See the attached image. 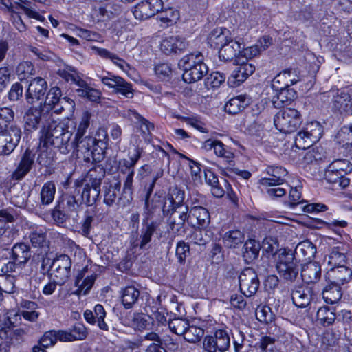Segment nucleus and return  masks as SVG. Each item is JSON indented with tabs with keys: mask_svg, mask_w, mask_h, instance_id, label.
<instances>
[{
	"mask_svg": "<svg viewBox=\"0 0 352 352\" xmlns=\"http://www.w3.org/2000/svg\"><path fill=\"white\" fill-rule=\"evenodd\" d=\"M300 80L299 76L295 70L289 69L278 74L272 80V86L277 87L276 83L283 82V85L280 87L289 88Z\"/></svg>",
	"mask_w": 352,
	"mask_h": 352,
	"instance_id": "37",
	"label": "nucleus"
},
{
	"mask_svg": "<svg viewBox=\"0 0 352 352\" xmlns=\"http://www.w3.org/2000/svg\"><path fill=\"white\" fill-rule=\"evenodd\" d=\"M23 119L26 130H35L41 122V111L37 108H30L25 113Z\"/></svg>",
	"mask_w": 352,
	"mask_h": 352,
	"instance_id": "47",
	"label": "nucleus"
},
{
	"mask_svg": "<svg viewBox=\"0 0 352 352\" xmlns=\"http://www.w3.org/2000/svg\"><path fill=\"white\" fill-rule=\"evenodd\" d=\"M203 347L206 352H219V346L215 334L207 336L204 338Z\"/></svg>",
	"mask_w": 352,
	"mask_h": 352,
	"instance_id": "64",
	"label": "nucleus"
},
{
	"mask_svg": "<svg viewBox=\"0 0 352 352\" xmlns=\"http://www.w3.org/2000/svg\"><path fill=\"white\" fill-rule=\"evenodd\" d=\"M60 333H62V330L45 332L39 340L40 344L44 348L54 345L58 340L61 341Z\"/></svg>",
	"mask_w": 352,
	"mask_h": 352,
	"instance_id": "53",
	"label": "nucleus"
},
{
	"mask_svg": "<svg viewBox=\"0 0 352 352\" xmlns=\"http://www.w3.org/2000/svg\"><path fill=\"white\" fill-rule=\"evenodd\" d=\"M235 62L236 67L228 79V84L232 87L240 85L255 70L254 65L243 60L242 57H236Z\"/></svg>",
	"mask_w": 352,
	"mask_h": 352,
	"instance_id": "10",
	"label": "nucleus"
},
{
	"mask_svg": "<svg viewBox=\"0 0 352 352\" xmlns=\"http://www.w3.org/2000/svg\"><path fill=\"white\" fill-rule=\"evenodd\" d=\"M256 346L261 352H280L275 345L274 339H272L270 336H262L256 343Z\"/></svg>",
	"mask_w": 352,
	"mask_h": 352,
	"instance_id": "54",
	"label": "nucleus"
},
{
	"mask_svg": "<svg viewBox=\"0 0 352 352\" xmlns=\"http://www.w3.org/2000/svg\"><path fill=\"white\" fill-rule=\"evenodd\" d=\"M219 346V352L227 351L230 345V338L226 330L218 329L214 333Z\"/></svg>",
	"mask_w": 352,
	"mask_h": 352,
	"instance_id": "59",
	"label": "nucleus"
},
{
	"mask_svg": "<svg viewBox=\"0 0 352 352\" xmlns=\"http://www.w3.org/2000/svg\"><path fill=\"white\" fill-rule=\"evenodd\" d=\"M322 132V126L318 122H309L297 133L295 144L301 149L309 148L320 139Z\"/></svg>",
	"mask_w": 352,
	"mask_h": 352,
	"instance_id": "5",
	"label": "nucleus"
},
{
	"mask_svg": "<svg viewBox=\"0 0 352 352\" xmlns=\"http://www.w3.org/2000/svg\"><path fill=\"white\" fill-rule=\"evenodd\" d=\"M53 264L50 276L62 285L70 276L72 260L67 255L61 254L54 259Z\"/></svg>",
	"mask_w": 352,
	"mask_h": 352,
	"instance_id": "9",
	"label": "nucleus"
},
{
	"mask_svg": "<svg viewBox=\"0 0 352 352\" xmlns=\"http://www.w3.org/2000/svg\"><path fill=\"white\" fill-rule=\"evenodd\" d=\"M35 154L33 151L27 148L23 154L17 168L13 173L16 179L24 177L31 170L34 162Z\"/></svg>",
	"mask_w": 352,
	"mask_h": 352,
	"instance_id": "22",
	"label": "nucleus"
},
{
	"mask_svg": "<svg viewBox=\"0 0 352 352\" xmlns=\"http://www.w3.org/2000/svg\"><path fill=\"white\" fill-rule=\"evenodd\" d=\"M60 333L61 342H72L85 339L87 331L82 324L78 323L74 325L69 331L62 330V333Z\"/></svg>",
	"mask_w": 352,
	"mask_h": 352,
	"instance_id": "27",
	"label": "nucleus"
},
{
	"mask_svg": "<svg viewBox=\"0 0 352 352\" xmlns=\"http://www.w3.org/2000/svg\"><path fill=\"white\" fill-rule=\"evenodd\" d=\"M157 16V20L160 26L165 28L176 23L179 19V12L173 8H169L160 10Z\"/></svg>",
	"mask_w": 352,
	"mask_h": 352,
	"instance_id": "38",
	"label": "nucleus"
},
{
	"mask_svg": "<svg viewBox=\"0 0 352 352\" xmlns=\"http://www.w3.org/2000/svg\"><path fill=\"white\" fill-rule=\"evenodd\" d=\"M72 133L61 124H51L41 131L40 144L44 147L54 146L61 153L67 154L74 148V139L71 140Z\"/></svg>",
	"mask_w": 352,
	"mask_h": 352,
	"instance_id": "1",
	"label": "nucleus"
},
{
	"mask_svg": "<svg viewBox=\"0 0 352 352\" xmlns=\"http://www.w3.org/2000/svg\"><path fill=\"white\" fill-rule=\"evenodd\" d=\"M321 268L316 262H308L303 265L301 270L302 280L307 283H315L320 278Z\"/></svg>",
	"mask_w": 352,
	"mask_h": 352,
	"instance_id": "23",
	"label": "nucleus"
},
{
	"mask_svg": "<svg viewBox=\"0 0 352 352\" xmlns=\"http://www.w3.org/2000/svg\"><path fill=\"white\" fill-rule=\"evenodd\" d=\"M163 8L162 0H147L139 3L133 10L137 19L145 20L158 13Z\"/></svg>",
	"mask_w": 352,
	"mask_h": 352,
	"instance_id": "13",
	"label": "nucleus"
},
{
	"mask_svg": "<svg viewBox=\"0 0 352 352\" xmlns=\"http://www.w3.org/2000/svg\"><path fill=\"white\" fill-rule=\"evenodd\" d=\"M274 123L280 132L292 133L296 131L302 123L301 115L295 109H283L275 115Z\"/></svg>",
	"mask_w": 352,
	"mask_h": 352,
	"instance_id": "4",
	"label": "nucleus"
},
{
	"mask_svg": "<svg viewBox=\"0 0 352 352\" xmlns=\"http://www.w3.org/2000/svg\"><path fill=\"white\" fill-rule=\"evenodd\" d=\"M316 253L315 245L309 241H304L299 243L295 249V254L302 257L305 261H309L314 257Z\"/></svg>",
	"mask_w": 352,
	"mask_h": 352,
	"instance_id": "46",
	"label": "nucleus"
},
{
	"mask_svg": "<svg viewBox=\"0 0 352 352\" xmlns=\"http://www.w3.org/2000/svg\"><path fill=\"white\" fill-rule=\"evenodd\" d=\"M352 277V271L346 266L331 267L325 276L327 282H330L342 287L349 282Z\"/></svg>",
	"mask_w": 352,
	"mask_h": 352,
	"instance_id": "18",
	"label": "nucleus"
},
{
	"mask_svg": "<svg viewBox=\"0 0 352 352\" xmlns=\"http://www.w3.org/2000/svg\"><path fill=\"white\" fill-rule=\"evenodd\" d=\"M208 43L214 48L219 49L225 45L231 38L230 32L226 28H216L211 31L208 36Z\"/></svg>",
	"mask_w": 352,
	"mask_h": 352,
	"instance_id": "24",
	"label": "nucleus"
},
{
	"mask_svg": "<svg viewBox=\"0 0 352 352\" xmlns=\"http://www.w3.org/2000/svg\"><path fill=\"white\" fill-rule=\"evenodd\" d=\"M327 263L331 267L344 266L346 256L337 248H333L328 256Z\"/></svg>",
	"mask_w": 352,
	"mask_h": 352,
	"instance_id": "55",
	"label": "nucleus"
},
{
	"mask_svg": "<svg viewBox=\"0 0 352 352\" xmlns=\"http://www.w3.org/2000/svg\"><path fill=\"white\" fill-rule=\"evenodd\" d=\"M29 238L33 246H43L46 241V232L45 229L39 228L31 232Z\"/></svg>",
	"mask_w": 352,
	"mask_h": 352,
	"instance_id": "60",
	"label": "nucleus"
},
{
	"mask_svg": "<svg viewBox=\"0 0 352 352\" xmlns=\"http://www.w3.org/2000/svg\"><path fill=\"white\" fill-rule=\"evenodd\" d=\"M336 319V308L324 306L318 309L316 320L320 325L323 327L330 326L334 323Z\"/></svg>",
	"mask_w": 352,
	"mask_h": 352,
	"instance_id": "35",
	"label": "nucleus"
},
{
	"mask_svg": "<svg viewBox=\"0 0 352 352\" xmlns=\"http://www.w3.org/2000/svg\"><path fill=\"white\" fill-rule=\"evenodd\" d=\"M239 288L246 297L254 296L260 285L256 272L252 268L244 269L239 276Z\"/></svg>",
	"mask_w": 352,
	"mask_h": 352,
	"instance_id": "8",
	"label": "nucleus"
},
{
	"mask_svg": "<svg viewBox=\"0 0 352 352\" xmlns=\"http://www.w3.org/2000/svg\"><path fill=\"white\" fill-rule=\"evenodd\" d=\"M120 82L117 85L115 88V91L118 94H120L122 96L128 98H132L134 93L132 89V85L129 82H126L124 78H121Z\"/></svg>",
	"mask_w": 352,
	"mask_h": 352,
	"instance_id": "62",
	"label": "nucleus"
},
{
	"mask_svg": "<svg viewBox=\"0 0 352 352\" xmlns=\"http://www.w3.org/2000/svg\"><path fill=\"white\" fill-rule=\"evenodd\" d=\"M292 299L296 307H306L310 304L311 300L310 290L302 287H298L292 290Z\"/></svg>",
	"mask_w": 352,
	"mask_h": 352,
	"instance_id": "33",
	"label": "nucleus"
},
{
	"mask_svg": "<svg viewBox=\"0 0 352 352\" xmlns=\"http://www.w3.org/2000/svg\"><path fill=\"white\" fill-rule=\"evenodd\" d=\"M278 92L273 98V103L275 107L287 105L296 98V92L294 89L274 87Z\"/></svg>",
	"mask_w": 352,
	"mask_h": 352,
	"instance_id": "34",
	"label": "nucleus"
},
{
	"mask_svg": "<svg viewBox=\"0 0 352 352\" xmlns=\"http://www.w3.org/2000/svg\"><path fill=\"white\" fill-rule=\"evenodd\" d=\"M139 296L140 291L134 286H127L121 291L122 302L125 309H131Z\"/></svg>",
	"mask_w": 352,
	"mask_h": 352,
	"instance_id": "40",
	"label": "nucleus"
},
{
	"mask_svg": "<svg viewBox=\"0 0 352 352\" xmlns=\"http://www.w3.org/2000/svg\"><path fill=\"white\" fill-rule=\"evenodd\" d=\"M30 257V248L25 243H17L12 247L10 258L16 261L17 263L24 265Z\"/></svg>",
	"mask_w": 352,
	"mask_h": 352,
	"instance_id": "29",
	"label": "nucleus"
},
{
	"mask_svg": "<svg viewBox=\"0 0 352 352\" xmlns=\"http://www.w3.org/2000/svg\"><path fill=\"white\" fill-rule=\"evenodd\" d=\"M241 43L231 38L219 49V58L223 61L230 60L237 54H241Z\"/></svg>",
	"mask_w": 352,
	"mask_h": 352,
	"instance_id": "28",
	"label": "nucleus"
},
{
	"mask_svg": "<svg viewBox=\"0 0 352 352\" xmlns=\"http://www.w3.org/2000/svg\"><path fill=\"white\" fill-rule=\"evenodd\" d=\"M153 189L152 186H148L144 199L143 215L145 220L148 221L155 216V214L162 208L164 196L158 193L152 195Z\"/></svg>",
	"mask_w": 352,
	"mask_h": 352,
	"instance_id": "14",
	"label": "nucleus"
},
{
	"mask_svg": "<svg viewBox=\"0 0 352 352\" xmlns=\"http://www.w3.org/2000/svg\"><path fill=\"white\" fill-rule=\"evenodd\" d=\"M105 176V171L100 166L91 168L85 177L86 184L100 189L102 181Z\"/></svg>",
	"mask_w": 352,
	"mask_h": 352,
	"instance_id": "43",
	"label": "nucleus"
},
{
	"mask_svg": "<svg viewBox=\"0 0 352 352\" xmlns=\"http://www.w3.org/2000/svg\"><path fill=\"white\" fill-rule=\"evenodd\" d=\"M61 95L60 88L54 87L50 89L45 97V104L56 113H60L65 108L74 107L73 100L66 97L61 98Z\"/></svg>",
	"mask_w": 352,
	"mask_h": 352,
	"instance_id": "11",
	"label": "nucleus"
},
{
	"mask_svg": "<svg viewBox=\"0 0 352 352\" xmlns=\"http://www.w3.org/2000/svg\"><path fill=\"white\" fill-rule=\"evenodd\" d=\"M15 278L13 276L7 275L0 277V286L3 293L12 294L15 291Z\"/></svg>",
	"mask_w": 352,
	"mask_h": 352,
	"instance_id": "61",
	"label": "nucleus"
},
{
	"mask_svg": "<svg viewBox=\"0 0 352 352\" xmlns=\"http://www.w3.org/2000/svg\"><path fill=\"white\" fill-rule=\"evenodd\" d=\"M184 197V192L177 188L172 189L166 196H164L161 208L164 216L172 217L176 210L182 206Z\"/></svg>",
	"mask_w": 352,
	"mask_h": 352,
	"instance_id": "12",
	"label": "nucleus"
},
{
	"mask_svg": "<svg viewBox=\"0 0 352 352\" xmlns=\"http://www.w3.org/2000/svg\"><path fill=\"white\" fill-rule=\"evenodd\" d=\"M47 89V83L44 78L36 77L32 79L25 94L28 102L33 103L41 99L45 94Z\"/></svg>",
	"mask_w": 352,
	"mask_h": 352,
	"instance_id": "16",
	"label": "nucleus"
},
{
	"mask_svg": "<svg viewBox=\"0 0 352 352\" xmlns=\"http://www.w3.org/2000/svg\"><path fill=\"white\" fill-rule=\"evenodd\" d=\"M21 137V131L16 125H12L0 132V155L10 154L18 145Z\"/></svg>",
	"mask_w": 352,
	"mask_h": 352,
	"instance_id": "7",
	"label": "nucleus"
},
{
	"mask_svg": "<svg viewBox=\"0 0 352 352\" xmlns=\"http://www.w3.org/2000/svg\"><path fill=\"white\" fill-rule=\"evenodd\" d=\"M276 268L281 278L288 281H294L298 276L299 268L297 259L292 251L280 250L276 253Z\"/></svg>",
	"mask_w": 352,
	"mask_h": 352,
	"instance_id": "3",
	"label": "nucleus"
},
{
	"mask_svg": "<svg viewBox=\"0 0 352 352\" xmlns=\"http://www.w3.org/2000/svg\"><path fill=\"white\" fill-rule=\"evenodd\" d=\"M118 171L123 176V192L128 195L127 203H130L132 200L133 179L135 174V166L129 164L127 159H122L119 161Z\"/></svg>",
	"mask_w": 352,
	"mask_h": 352,
	"instance_id": "15",
	"label": "nucleus"
},
{
	"mask_svg": "<svg viewBox=\"0 0 352 352\" xmlns=\"http://www.w3.org/2000/svg\"><path fill=\"white\" fill-rule=\"evenodd\" d=\"M80 193V187L79 182H76L74 190L63 195L61 200L63 208L68 212H78L82 204V202L76 199V197Z\"/></svg>",
	"mask_w": 352,
	"mask_h": 352,
	"instance_id": "20",
	"label": "nucleus"
},
{
	"mask_svg": "<svg viewBox=\"0 0 352 352\" xmlns=\"http://www.w3.org/2000/svg\"><path fill=\"white\" fill-rule=\"evenodd\" d=\"M79 88L76 89L78 96L86 97L92 102H98L101 97V92L90 87L85 80H78Z\"/></svg>",
	"mask_w": 352,
	"mask_h": 352,
	"instance_id": "49",
	"label": "nucleus"
},
{
	"mask_svg": "<svg viewBox=\"0 0 352 352\" xmlns=\"http://www.w3.org/2000/svg\"><path fill=\"white\" fill-rule=\"evenodd\" d=\"M267 332L269 336H272L274 342L277 340L282 342H287L292 339V334L287 331L286 329L277 322H270L268 324Z\"/></svg>",
	"mask_w": 352,
	"mask_h": 352,
	"instance_id": "36",
	"label": "nucleus"
},
{
	"mask_svg": "<svg viewBox=\"0 0 352 352\" xmlns=\"http://www.w3.org/2000/svg\"><path fill=\"white\" fill-rule=\"evenodd\" d=\"M56 192V186L53 182H47L43 184L40 192L41 204L42 205L50 204Z\"/></svg>",
	"mask_w": 352,
	"mask_h": 352,
	"instance_id": "51",
	"label": "nucleus"
},
{
	"mask_svg": "<svg viewBox=\"0 0 352 352\" xmlns=\"http://www.w3.org/2000/svg\"><path fill=\"white\" fill-rule=\"evenodd\" d=\"M97 140L90 135L85 136L80 139H74V151L81 153L86 162H100L102 157L98 153L95 154V148Z\"/></svg>",
	"mask_w": 352,
	"mask_h": 352,
	"instance_id": "6",
	"label": "nucleus"
},
{
	"mask_svg": "<svg viewBox=\"0 0 352 352\" xmlns=\"http://www.w3.org/2000/svg\"><path fill=\"white\" fill-rule=\"evenodd\" d=\"M269 177H263L259 180V184L263 186H279L285 182V177L287 171L280 166H270L266 169Z\"/></svg>",
	"mask_w": 352,
	"mask_h": 352,
	"instance_id": "19",
	"label": "nucleus"
},
{
	"mask_svg": "<svg viewBox=\"0 0 352 352\" xmlns=\"http://www.w3.org/2000/svg\"><path fill=\"white\" fill-rule=\"evenodd\" d=\"M226 80L224 74L219 72H214L209 74L205 79V85L208 89L219 87Z\"/></svg>",
	"mask_w": 352,
	"mask_h": 352,
	"instance_id": "56",
	"label": "nucleus"
},
{
	"mask_svg": "<svg viewBox=\"0 0 352 352\" xmlns=\"http://www.w3.org/2000/svg\"><path fill=\"white\" fill-rule=\"evenodd\" d=\"M337 138L343 146H352V125L342 127L338 132Z\"/></svg>",
	"mask_w": 352,
	"mask_h": 352,
	"instance_id": "63",
	"label": "nucleus"
},
{
	"mask_svg": "<svg viewBox=\"0 0 352 352\" xmlns=\"http://www.w3.org/2000/svg\"><path fill=\"white\" fill-rule=\"evenodd\" d=\"M100 189L85 184L81 192V202L87 206L94 205L100 197Z\"/></svg>",
	"mask_w": 352,
	"mask_h": 352,
	"instance_id": "48",
	"label": "nucleus"
},
{
	"mask_svg": "<svg viewBox=\"0 0 352 352\" xmlns=\"http://www.w3.org/2000/svg\"><path fill=\"white\" fill-rule=\"evenodd\" d=\"M120 184L116 183L114 184L111 183H104L102 191L104 200L103 202L107 206H113L118 198V195L120 192Z\"/></svg>",
	"mask_w": 352,
	"mask_h": 352,
	"instance_id": "39",
	"label": "nucleus"
},
{
	"mask_svg": "<svg viewBox=\"0 0 352 352\" xmlns=\"http://www.w3.org/2000/svg\"><path fill=\"white\" fill-rule=\"evenodd\" d=\"M144 226L141 230L140 235V243L135 241L132 243L134 248L139 247L141 250L146 249V245L151 242L152 236L156 231L159 223L156 221L148 222V221L143 219Z\"/></svg>",
	"mask_w": 352,
	"mask_h": 352,
	"instance_id": "21",
	"label": "nucleus"
},
{
	"mask_svg": "<svg viewBox=\"0 0 352 352\" xmlns=\"http://www.w3.org/2000/svg\"><path fill=\"white\" fill-rule=\"evenodd\" d=\"M250 103L246 95H239L231 98L225 105V110L230 114H236L243 111Z\"/></svg>",
	"mask_w": 352,
	"mask_h": 352,
	"instance_id": "30",
	"label": "nucleus"
},
{
	"mask_svg": "<svg viewBox=\"0 0 352 352\" xmlns=\"http://www.w3.org/2000/svg\"><path fill=\"white\" fill-rule=\"evenodd\" d=\"M243 234L237 230L226 232L223 237V242L225 246L230 248L237 247L243 243Z\"/></svg>",
	"mask_w": 352,
	"mask_h": 352,
	"instance_id": "50",
	"label": "nucleus"
},
{
	"mask_svg": "<svg viewBox=\"0 0 352 352\" xmlns=\"http://www.w3.org/2000/svg\"><path fill=\"white\" fill-rule=\"evenodd\" d=\"M352 170V165L346 160H338L329 165L324 172V179L336 187L345 188L350 184L347 175Z\"/></svg>",
	"mask_w": 352,
	"mask_h": 352,
	"instance_id": "2",
	"label": "nucleus"
},
{
	"mask_svg": "<svg viewBox=\"0 0 352 352\" xmlns=\"http://www.w3.org/2000/svg\"><path fill=\"white\" fill-rule=\"evenodd\" d=\"M333 109L340 114H349L352 110V98L348 93L342 92L333 98Z\"/></svg>",
	"mask_w": 352,
	"mask_h": 352,
	"instance_id": "26",
	"label": "nucleus"
},
{
	"mask_svg": "<svg viewBox=\"0 0 352 352\" xmlns=\"http://www.w3.org/2000/svg\"><path fill=\"white\" fill-rule=\"evenodd\" d=\"M200 64H206L203 54L199 52H192L184 56L179 63L184 71H189L190 68Z\"/></svg>",
	"mask_w": 352,
	"mask_h": 352,
	"instance_id": "42",
	"label": "nucleus"
},
{
	"mask_svg": "<svg viewBox=\"0 0 352 352\" xmlns=\"http://www.w3.org/2000/svg\"><path fill=\"white\" fill-rule=\"evenodd\" d=\"M204 147L213 149L217 156L227 160L228 162L234 157V153L219 140H207L204 142Z\"/></svg>",
	"mask_w": 352,
	"mask_h": 352,
	"instance_id": "25",
	"label": "nucleus"
},
{
	"mask_svg": "<svg viewBox=\"0 0 352 352\" xmlns=\"http://www.w3.org/2000/svg\"><path fill=\"white\" fill-rule=\"evenodd\" d=\"M208 67L206 64H200L189 71H184L183 79L185 82L192 83L201 80L207 74Z\"/></svg>",
	"mask_w": 352,
	"mask_h": 352,
	"instance_id": "41",
	"label": "nucleus"
},
{
	"mask_svg": "<svg viewBox=\"0 0 352 352\" xmlns=\"http://www.w3.org/2000/svg\"><path fill=\"white\" fill-rule=\"evenodd\" d=\"M192 219L195 218L197 221L195 227L206 228L210 223V217L208 211L201 206H194L190 209Z\"/></svg>",
	"mask_w": 352,
	"mask_h": 352,
	"instance_id": "44",
	"label": "nucleus"
},
{
	"mask_svg": "<svg viewBox=\"0 0 352 352\" xmlns=\"http://www.w3.org/2000/svg\"><path fill=\"white\" fill-rule=\"evenodd\" d=\"M14 221V216L7 210H0V236H6L10 230L8 223L13 222Z\"/></svg>",
	"mask_w": 352,
	"mask_h": 352,
	"instance_id": "58",
	"label": "nucleus"
},
{
	"mask_svg": "<svg viewBox=\"0 0 352 352\" xmlns=\"http://www.w3.org/2000/svg\"><path fill=\"white\" fill-rule=\"evenodd\" d=\"M188 47L186 39L179 35L164 38L160 45L161 50L166 54L183 52Z\"/></svg>",
	"mask_w": 352,
	"mask_h": 352,
	"instance_id": "17",
	"label": "nucleus"
},
{
	"mask_svg": "<svg viewBox=\"0 0 352 352\" xmlns=\"http://www.w3.org/2000/svg\"><path fill=\"white\" fill-rule=\"evenodd\" d=\"M204 335V330L202 328L188 323V327L186 328L183 336L187 342L196 343L201 340Z\"/></svg>",
	"mask_w": 352,
	"mask_h": 352,
	"instance_id": "52",
	"label": "nucleus"
},
{
	"mask_svg": "<svg viewBox=\"0 0 352 352\" xmlns=\"http://www.w3.org/2000/svg\"><path fill=\"white\" fill-rule=\"evenodd\" d=\"M188 321L185 319L175 318L168 322V327L173 333L178 336H184L186 328L188 327Z\"/></svg>",
	"mask_w": 352,
	"mask_h": 352,
	"instance_id": "57",
	"label": "nucleus"
},
{
	"mask_svg": "<svg viewBox=\"0 0 352 352\" xmlns=\"http://www.w3.org/2000/svg\"><path fill=\"white\" fill-rule=\"evenodd\" d=\"M186 221H188L193 227H195L194 222L192 221V214L190 210L188 212V207L186 208L185 211L180 212L177 221L172 217L169 218L168 225L170 230L173 233L178 234L184 228Z\"/></svg>",
	"mask_w": 352,
	"mask_h": 352,
	"instance_id": "31",
	"label": "nucleus"
},
{
	"mask_svg": "<svg viewBox=\"0 0 352 352\" xmlns=\"http://www.w3.org/2000/svg\"><path fill=\"white\" fill-rule=\"evenodd\" d=\"M327 283L322 289V298L327 303H337L342 296V287L330 282Z\"/></svg>",
	"mask_w": 352,
	"mask_h": 352,
	"instance_id": "32",
	"label": "nucleus"
},
{
	"mask_svg": "<svg viewBox=\"0 0 352 352\" xmlns=\"http://www.w3.org/2000/svg\"><path fill=\"white\" fill-rule=\"evenodd\" d=\"M261 245L254 239L248 240L243 245V256L247 263H250L257 258Z\"/></svg>",
	"mask_w": 352,
	"mask_h": 352,
	"instance_id": "45",
	"label": "nucleus"
}]
</instances>
